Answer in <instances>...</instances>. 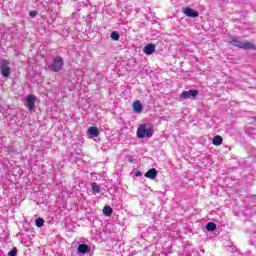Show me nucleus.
I'll return each mask as SVG.
<instances>
[{
	"label": "nucleus",
	"mask_w": 256,
	"mask_h": 256,
	"mask_svg": "<svg viewBox=\"0 0 256 256\" xmlns=\"http://www.w3.org/2000/svg\"><path fill=\"white\" fill-rule=\"evenodd\" d=\"M183 13L187 17H192L193 19L199 17V12H197V10H194L192 8H189V7L183 8Z\"/></svg>",
	"instance_id": "6e6552de"
},
{
	"label": "nucleus",
	"mask_w": 256,
	"mask_h": 256,
	"mask_svg": "<svg viewBox=\"0 0 256 256\" xmlns=\"http://www.w3.org/2000/svg\"><path fill=\"white\" fill-rule=\"evenodd\" d=\"M110 37H111V39L113 40V41H119V32H117V31H113L112 33H111V35H110Z\"/></svg>",
	"instance_id": "f3484780"
},
{
	"label": "nucleus",
	"mask_w": 256,
	"mask_h": 256,
	"mask_svg": "<svg viewBox=\"0 0 256 256\" xmlns=\"http://www.w3.org/2000/svg\"><path fill=\"white\" fill-rule=\"evenodd\" d=\"M141 175H143V173H141V172L136 173V177H141Z\"/></svg>",
	"instance_id": "4be33fe9"
},
{
	"label": "nucleus",
	"mask_w": 256,
	"mask_h": 256,
	"mask_svg": "<svg viewBox=\"0 0 256 256\" xmlns=\"http://www.w3.org/2000/svg\"><path fill=\"white\" fill-rule=\"evenodd\" d=\"M79 255L91 256V247L87 244H79L77 247Z\"/></svg>",
	"instance_id": "423d86ee"
},
{
	"label": "nucleus",
	"mask_w": 256,
	"mask_h": 256,
	"mask_svg": "<svg viewBox=\"0 0 256 256\" xmlns=\"http://www.w3.org/2000/svg\"><path fill=\"white\" fill-rule=\"evenodd\" d=\"M147 179H155L157 177V169L151 168L145 173Z\"/></svg>",
	"instance_id": "9b49d317"
},
{
	"label": "nucleus",
	"mask_w": 256,
	"mask_h": 256,
	"mask_svg": "<svg viewBox=\"0 0 256 256\" xmlns=\"http://www.w3.org/2000/svg\"><path fill=\"white\" fill-rule=\"evenodd\" d=\"M30 17H37V11H30L29 12Z\"/></svg>",
	"instance_id": "412c9836"
},
{
	"label": "nucleus",
	"mask_w": 256,
	"mask_h": 256,
	"mask_svg": "<svg viewBox=\"0 0 256 256\" xmlns=\"http://www.w3.org/2000/svg\"><path fill=\"white\" fill-rule=\"evenodd\" d=\"M36 101H37V97H35V95H33V94H29L26 97V103H27V107H28L29 111H33V109H35Z\"/></svg>",
	"instance_id": "0eeeda50"
},
{
	"label": "nucleus",
	"mask_w": 256,
	"mask_h": 256,
	"mask_svg": "<svg viewBox=\"0 0 256 256\" xmlns=\"http://www.w3.org/2000/svg\"><path fill=\"white\" fill-rule=\"evenodd\" d=\"M143 53H145V55H153V53H155V44H147L143 49Z\"/></svg>",
	"instance_id": "1a4fd4ad"
},
{
	"label": "nucleus",
	"mask_w": 256,
	"mask_h": 256,
	"mask_svg": "<svg viewBox=\"0 0 256 256\" xmlns=\"http://www.w3.org/2000/svg\"><path fill=\"white\" fill-rule=\"evenodd\" d=\"M90 139H93V137H99V128L98 127H90L87 131Z\"/></svg>",
	"instance_id": "9d476101"
},
{
	"label": "nucleus",
	"mask_w": 256,
	"mask_h": 256,
	"mask_svg": "<svg viewBox=\"0 0 256 256\" xmlns=\"http://www.w3.org/2000/svg\"><path fill=\"white\" fill-rule=\"evenodd\" d=\"M136 135L138 139H151L153 137V128H147V124H142L138 127Z\"/></svg>",
	"instance_id": "f257e3e1"
},
{
	"label": "nucleus",
	"mask_w": 256,
	"mask_h": 256,
	"mask_svg": "<svg viewBox=\"0 0 256 256\" xmlns=\"http://www.w3.org/2000/svg\"><path fill=\"white\" fill-rule=\"evenodd\" d=\"M230 45L239 49H255V44L251 42H242L239 38H234L230 41Z\"/></svg>",
	"instance_id": "7ed1b4c3"
},
{
	"label": "nucleus",
	"mask_w": 256,
	"mask_h": 256,
	"mask_svg": "<svg viewBox=\"0 0 256 256\" xmlns=\"http://www.w3.org/2000/svg\"><path fill=\"white\" fill-rule=\"evenodd\" d=\"M133 110L135 113H141L143 111V104H141V101L137 100L133 103Z\"/></svg>",
	"instance_id": "f8f14e48"
},
{
	"label": "nucleus",
	"mask_w": 256,
	"mask_h": 256,
	"mask_svg": "<svg viewBox=\"0 0 256 256\" xmlns=\"http://www.w3.org/2000/svg\"><path fill=\"white\" fill-rule=\"evenodd\" d=\"M103 214L106 217H111V215H113V208H111V206H104L103 208Z\"/></svg>",
	"instance_id": "4468645a"
},
{
	"label": "nucleus",
	"mask_w": 256,
	"mask_h": 256,
	"mask_svg": "<svg viewBox=\"0 0 256 256\" xmlns=\"http://www.w3.org/2000/svg\"><path fill=\"white\" fill-rule=\"evenodd\" d=\"M92 191H93L94 195H97V193H101V188L99 187V185H97V183L93 182L92 183Z\"/></svg>",
	"instance_id": "2eb2a0df"
},
{
	"label": "nucleus",
	"mask_w": 256,
	"mask_h": 256,
	"mask_svg": "<svg viewBox=\"0 0 256 256\" xmlns=\"http://www.w3.org/2000/svg\"><path fill=\"white\" fill-rule=\"evenodd\" d=\"M217 229V224L210 222L206 225V230L208 231H215Z\"/></svg>",
	"instance_id": "dca6fc26"
},
{
	"label": "nucleus",
	"mask_w": 256,
	"mask_h": 256,
	"mask_svg": "<svg viewBox=\"0 0 256 256\" xmlns=\"http://www.w3.org/2000/svg\"><path fill=\"white\" fill-rule=\"evenodd\" d=\"M181 256H191V249H189V247H184Z\"/></svg>",
	"instance_id": "a211bd4d"
},
{
	"label": "nucleus",
	"mask_w": 256,
	"mask_h": 256,
	"mask_svg": "<svg viewBox=\"0 0 256 256\" xmlns=\"http://www.w3.org/2000/svg\"><path fill=\"white\" fill-rule=\"evenodd\" d=\"M8 256H17V248H13L10 252H8Z\"/></svg>",
	"instance_id": "aec40b11"
},
{
	"label": "nucleus",
	"mask_w": 256,
	"mask_h": 256,
	"mask_svg": "<svg viewBox=\"0 0 256 256\" xmlns=\"http://www.w3.org/2000/svg\"><path fill=\"white\" fill-rule=\"evenodd\" d=\"M65 62L61 56H56L53 60L51 65L48 66V69L52 71V73H59L63 69Z\"/></svg>",
	"instance_id": "f03ea898"
},
{
	"label": "nucleus",
	"mask_w": 256,
	"mask_h": 256,
	"mask_svg": "<svg viewBox=\"0 0 256 256\" xmlns=\"http://www.w3.org/2000/svg\"><path fill=\"white\" fill-rule=\"evenodd\" d=\"M0 71H1V75H3L4 77H8L9 75H11V68L9 67V61H7L6 59H3L1 61Z\"/></svg>",
	"instance_id": "20e7f679"
},
{
	"label": "nucleus",
	"mask_w": 256,
	"mask_h": 256,
	"mask_svg": "<svg viewBox=\"0 0 256 256\" xmlns=\"http://www.w3.org/2000/svg\"><path fill=\"white\" fill-rule=\"evenodd\" d=\"M199 95V90L184 91L180 95V99H195Z\"/></svg>",
	"instance_id": "39448f33"
},
{
	"label": "nucleus",
	"mask_w": 256,
	"mask_h": 256,
	"mask_svg": "<svg viewBox=\"0 0 256 256\" xmlns=\"http://www.w3.org/2000/svg\"><path fill=\"white\" fill-rule=\"evenodd\" d=\"M44 223H45V220H43V218L36 219V227H43Z\"/></svg>",
	"instance_id": "6ab92c4d"
},
{
	"label": "nucleus",
	"mask_w": 256,
	"mask_h": 256,
	"mask_svg": "<svg viewBox=\"0 0 256 256\" xmlns=\"http://www.w3.org/2000/svg\"><path fill=\"white\" fill-rule=\"evenodd\" d=\"M213 145L219 146L223 144V138L220 135L214 136L212 139Z\"/></svg>",
	"instance_id": "ddd939ff"
}]
</instances>
